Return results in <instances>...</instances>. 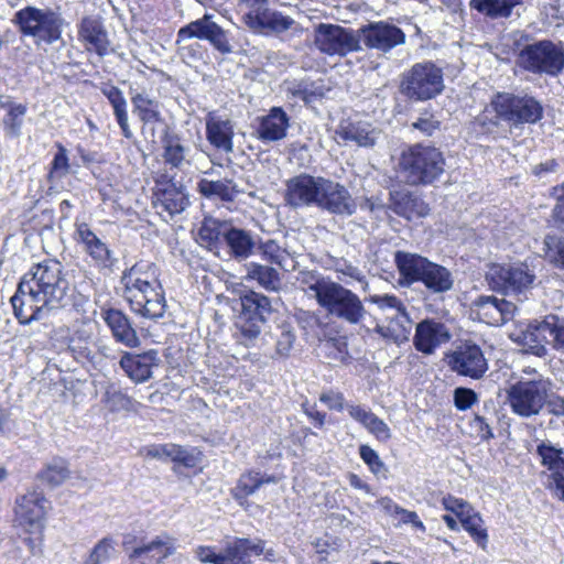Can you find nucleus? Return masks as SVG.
<instances>
[{
  "label": "nucleus",
  "instance_id": "obj_1",
  "mask_svg": "<svg viewBox=\"0 0 564 564\" xmlns=\"http://www.w3.org/2000/svg\"><path fill=\"white\" fill-rule=\"evenodd\" d=\"M74 271L56 259L33 263L20 278L10 299L15 318L22 325L43 321L69 305L75 291Z\"/></svg>",
  "mask_w": 564,
  "mask_h": 564
},
{
  "label": "nucleus",
  "instance_id": "obj_2",
  "mask_svg": "<svg viewBox=\"0 0 564 564\" xmlns=\"http://www.w3.org/2000/svg\"><path fill=\"white\" fill-rule=\"evenodd\" d=\"M394 263L399 272V284L410 288L421 282L433 294H443L454 288L453 273L444 265L419 253L397 251Z\"/></svg>",
  "mask_w": 564,
  "mask_h": 564
},
{
  "label": "nucleus",
  "instance_id": "obj_3",
  "mask_svg": "<svg viewBox=\"0 0 564 564\" xmlns=\"http://www.w3.org/2000/svg\"><path fill=\"white\" fill-rule=\"evenodd\" d=\"M21 36L32 37L39 45H52L63 42V31L68 22L63 17L59 8H37L26 6L18 10L12 18Z\"/></svg>",
  "mask_w": 564,
  "mask_h": 564
},
{
  "label": "nucleus",
  "instance_id": "obj_4",
  "mask_svg": "<svg viewBox=\"0 0 564 564\" xmlns=\"http://www.w3.org/2000/svg\"><path fill=\"white\" fill-rule=\"evenodd\" d=\"M444 89L443 68L432 61L417 62L399 76L398 93L409 105L435 99Z\"/></svg>",
  "mask_w": 564,
  "mask_h": 564
},
{
  "label": "nucleus",
  "instance_id": "obj_5",
  "mask_svg": "<svg viewBox=\"0 0 564 564\" xmlns=\"http://www.w3.org/2000/svg\"><path fill=\"white\" fill-rule=\"evenodd\" d=\"M445 159L435 147L416 143L401 152L399 172L411 186L433 184L444 173Z\"/></svg>",
  "mask_w": 564,
  "mask_h": 564
},
{
  "label": "nucleus",
  "instance_id": "obj_6",
  "mask_svg": "<svg viewBox=\"0 0 564 564\" xmlns=\"http://www.w3.org/2000/svg\"><path fill=\"white\" fill-rule=\"evenodd\" d=\"M517 47L516 65L530 74L555 78L564 70V43L549 39L536 40L521 44L514 42Z\"/></svg>",
  "mask_w": 564,
  "mask_h": 564
},
{
  "label": "nucleus",
  "instance_id": "obj_7",
  "mask_svg": "<svg viewBox=\"0 0 564 564\" xmlns=\"http://www.w3.org/2000/svg\"><path fill=\"white\" fill-rule=\"evenodd\" d=\"M238 303L240 308L235 326L240 333V344L250 347L254 345L263 325L275 310L270 297L253 290L241 291Z\"/></svg>",
  "mask_w": 564,
  "mask_h": 564
},
{
  "label": "nucleus",
  "instance_id": "obj_8",
  "mask_svg": "<svg viewBox=\"0 0 564 564\" xmlns=\"http://www.w3.org/2000/svg\"><path fill=\"white\" fill-rule=\"evenodd\" d=\"M496 118L510 127L521 128L524 124H535L544 116L542 102L524 91H501L494 95L490 101Z\"/></svg>",
  "mask_w": 564,
  "mask_h": 564
},
{
  "label": "nucleus",
  "instance_id": "obj_9",
  "mask_svg": "<svg viewBox=\"0 0 564 564\" xmlns=\"http://www.w3.org/2000/svg\"><path fill=\"white\" fill-rule=\"evenodd\" d=\"M313 41L316 48L328 56L345 57L350 53L362 51L358 30L339 24H317Z\"/></svg>",
  "mask_w": 564,
  "mask_h": 564
},
{
  "label": "nucleus",
  "instance_id": "obj_10",
  "mask_svg": "<svg viewBox=\"0 0 564 564\" xmlns=\"http://www.w3.org/2000/svg\"><path fill=\"white\" fill-rule=\"evenodd\" d=\"M523 344L531 354L545 357L550 345L557 351H564V317L555 314L544 316L542 321H533L523 333Z\"/></svg>",
  "mask_w": 564,
  "mask_h": 564
},
{
  "label": "nucleus",
  "instance_id": "obj_11",
  "mask_svg": "<svg viewBox=\"0 0 564 564\" xmlns=\"http://www.w3.org/2000/svg\"><path fill=\"white\" fill-rule=\"evenodd\" d=\"M550 382L543 379L520 380L507 390L512 412L521 417L538 415L546 402Z\"/></svg>",
  "mask_w": 564,
  "mask_h": 564
},
{
  "label": "nucleus",
  "instance_id": "obj_12",
  "mask_svg": "<svg viewBox=\"0 0 564 564\" xmlns=\"http://www.w3.org/2000/svg\"><path fill=\"white\" fill-rule=\"evenodd\" d=\"M485 279L494 291L520 294L532 288L535 274L524 263H494L486 272Z\"/></svg>",
  "mask_w": 564,
  "mask_h": 564
},
{
  "label": "nucleus",
  "instance_id": "obj_13",
  "mask_svg": "<svg viewBox=\"0 0 564 564\" xmlns=\"http://www.w3.org/2000/svg\"><path fill=\"white\" fill-rule=\"evenodd\" d=\"M443 360L458 376L481 379L488 370V361L481 348L468 340L445 352Z\"/></svg>",
  "mask_w": 564,
  "mask_h": 564
},
{
  "label": "nucleus",
  "instance_id": "obj_14",
  "mask_svg": "<svg viewBox=\"0 0 564 564\" xmlns=\"http://www.w3.org/2000/svg\"><path fill=\"white\" fill-rule=\"evenodd\" d=\"M329 316L345 321L351 325L359 324L366 310L361 300L352 291L339 283H334L319 304Z\"/></svg>",
  "mask_w": 564,
  "mask_h": 564
},
{
  "label": "nucleus",
  "instance_id": "obj_15",
  "mask_svg": "<svg viewBox=\"0 0 564 564\" xmlns=\"http://www.w3.org/2000/svg\"><path fill=\"white\" fill-rule=\"evenodd\" d=\"M176 44L187 40L198 39L208 41L210 45L223 55L232 53L229 33L213 20V14L205 13L202 18L192 21L177 31Z\"/></svg>",
  "mask_w": 564,
  "mask_h": 564
},
{
  "label": "nucleus",
  "instance_id": "obj_16",
  "mask_svg": "<svg viewBox=\"0 0 564 564\" xmlns=\"http://www.w3.org/2000/svg\"><path fill=\"white\" fill-rule=\"evenodd\" d=\"M245 24L256 33L279 36L288 31L299 32V24L289 15L264 7L243 14Z\"/></svg>",
  "mask_w": 564,
  "mask_h": 564
},
{
  "label": "nucleus",
  "instance_id": "obj_17",
  "mask_svg": "<svg viewBox=\"0 0 564 564\" xmlns=\"http://www.w3.org/2000/svg\"><path fill=\"white\" fill-rule=\"evenodd\" d=\"M358 32L360 42L362 41L368 48L383 53L405 42L402 29L386 21L370 22L360 26Z\"/></svg>",
  "mask_w": 564,
  "mask_h": 564
},
{
  "label": "nucleus",
  "instance_id": "obj_18",
  "mask_svg": "<svg viewBox=\"0 0 564 564\" xmlns=\"http://www.w3.org/2000/svg\"><path fill=\"white\" fill-rule=\"evenodd\" d=\"M316 207L335 215L355 214L357 205L349 191L343 184L322 178Z\"/></svg>",
  "mask_w": 564,
  "mask_h": 564
},
{
  "label": "nucleus",
  "instance_id": "obj_19",
  "mask_svg": "<svg viewBox=\"0 0 564 564\" xmlns=\"http://www.w3.org/2000/svg\"><path fill=\"white\" fill-rule=\"evenodd\" d=\"M321 176L301 173L285 182L284 200L292 208L316 206Z\"/></svg>",
  "mask_w": 564,
  "mask_h": 564
},
{
  "label": "nucleus",
  "instance_id": "obj_20",
  "mask_svg": "<svg viewBox=\"0 0 564 564\" xmlns=\"http://www.w3.org/2000/svg\"><path fill=\"white\" fill-rule=\"evenodd\" d=\"M451 338V330L444 323L434 318H424L415 326L413 346L417 351L429 356Z\"/></svg>",
  "mask_w": 564,
  "mask_h": 564
},
{
  "label": "nucleus",
  "instance_id": "obj_21",
  "mask_svg": "<svg viewBox=\"0 0 564 564\" xmlns=\"http://www.w3.org/2000/svg\"><path fill=\"white\" fill-rule=\"evenodd\" d=\"M471 306L479 321L492 326L508 323L517 311L512 302L494 295H479L473 301Z\"/></svg>",
  "mask_w": 564,
  "mask_h": 564
},
{
  "label": "nucleus",
  "instance_id": "obj_22",
  "mask_svg": "<svg viewBox=\"0 0 564 564\" xmlns=\"http://www.w3.org/2000/svg\"><path fill=\"white\" fill-rule=\"evenodd\" d=\"M388 208L408 221L424 218L430 213L429 204L424 202L422 196L406 188L389 192Z\"/></svg>",
  "mask_w": 564,
  "mask_h": 564
},
{
  "label": "nucleus",
  "instance_id": "obj_23",
  "mask_svg": "<svg viewBox=\"0 0 564 564\" xmlns=\"http://www.w3.org/2000/svg\"><path fill=\"white\" fill-rule=\"evenodd\" d=\"M100 315L109 327L116 343L128 348L140 346L141 340L132 321L121 310L113 307L102 308Z\"/></svg>",
  "mask_w": 564,
  "mask_h": 564
},
{
  "label": "nucleus",
  "instance_id": "obj_24",
  "mask_svg": "<svg viewBox=\"0 0 564 564\" xmlns=\"http://www.w3.org/2000/svg\"><path fill=\"white\" fill-rule=\"evenodd\" d=\"M50 502L43 491L36 489L22 495L15 501V514L30 527L40 528L46 514Z\"/></svg>",
  "mask_w": 564,
  "mask_h": 564
},
{
  "label": "nucleus",
  "instance_id": "obj_25",
  "mask_svg": "<svg viewBox=\"0 0 564 564\" xmlns=\"http://www.w3.org/2000/svg\"><path fill=\"white\" fill-rule=\"evenodd\" d=\"M76 239L84 245V250L100 268L110 269L117 262L112 251L101 241L86 223L76 226Z\"/></svg>",
  "mask_w": 564,
  "mask_h": 564
},
{
  "label": "nucleus",
  "instance_id": "obj_26",
  "mask_svg": "<svg viewBox=\"0 0 564 564\" xmlns=\"http://www.w3.org/2000/svg\"><path fill=\"white\" fill-rule=\"evenodd\" d=\"M160 359L155 349L142 354L126 351L119 361L126 375L134 382H144L152 377V367L158 366Z\"/></svg>",
  "mask_w": 564,
  "mask_h": 564
},
{
  "label": "nucleus",
  "instance_id": "obj_27",
  "mask_svg": "<svg viewBox=\"0 0 564 564\" xmlns=\"http://www.w3.org/2000/svg\"><path fill=\"white\" fill-rule=\"evenodd\" d=\"M78 37L87 50H94L100 57L108 53V32L100 18L84 17L78 24Z\"/></svg>",
  "mask_w": 564,
  "mask_h": 564
},
{
  "label": "nucleus",
  "instance_id": "obj_28",
  "mask_svg": "<svg viewBox=\"0 0 564 564\" xmlns=\"http://www.w3.org/2000/svg\"><path fill=\"white\" fill-rule=\"evenodd\" d=\"M290 118L282 107H272L268 115L259 118L256 133L263 142L282 140L286 135Z\"/></svg>",
  "mask_w": 564,
  "mask_h": 564
},
{
  "label": "nucleus",
  "instance_id": "obj_29",
  "mask_svg": "<svg viewBox=\"0 0 564 564\" xmlns=\"http://www.w3.org/2000/svg\"><path fill=\"white\" fill-rule=\"evenodd\" d=\"M256 238L251 231L232 225L224 232V243L229 257L239 262L253 254L257 247Z\"/></svg>",
  "mask_w": 564,
  "mask_h": 564
},
{
  "label": "nucleus",
  "instance_id": "obj_30",
  "mask_svg": "<svg viewBox=\"0 0 564 564\" xmlns=\"http://www.w3.org/2000/svg\"><path fill=\"white\" fill-rule=\"evenodd\" d=\"M206 138L218 150L230 153L234 150V123L223 116L208 113L206 117Z\"/></svg>",
  "mask_w": 564,
  "mask_h": 564
},
{
  "label": "nucleus",
  "instance_id": "obj_31",
  "mask_svg": "<svg viewBox=\"0 0 564 564\" xmlns=\"http://www.w3.org/2000/svg\"><path fill=\"white\" fill-rule=\"evenodd\" d=\"M174 551V545L169 538L162 540L158 536L148 543L133 547L129 554L130 564H161Z\"/></svg>",
  "mask_w": 564,
  "mask_h": 564
},
{
  "label": "nucleus",
  "instance_id": "obj_32",
  "mask_svg": "<svg viewBox=\"0 0 564 564\" xmlns=\"http://www.w3.org/2000/svg\"><path fill=\"white\" fill-rule=\"evenodd\" d=\"M129 95L132 104V112L142 122L143 133H145L147 126L164 122L160 101L151 98L145 91H139L132 86L129 88Z\"/></svg>",
  "mask_w": 564,
  "mask_h": 564
},
{
  "label": "nucleus",
  "instance_id": "obj_33",
  "mask_svg": "<svg viewBox=\"0 0 564 564\" xmlns=\"http://www.w3.org/2000/svg\"><path fill=\"white\" fill-rule=\"evenodd\" d=\"M154 196V206L161 207L162 210L171 216L181 214L189 205L188 195L185 193L184 186H177L172 180L167 182L165 187L160 188Z\"/></svg>",
  "mask_w": 564,
  "mask_h": 564
},
{
  "label": "nucleus",
  "instance_id": "obj_34",
  "mask_svg": "<svg viewBox=\"0 0 564 564\" xmlns=\"http://www.w3.org/2000/svg\"><path fill=\"white\" fill-rule=\"evenodd\" d=\"M197 192L206 199L232 203L241 193L232 178L208 180L197 182Z\"/></svg>",
  "mask_w": 564,
  "mask_h": 564
},
{
  "label": "nucleus",
  "instance_id": "obj_35",
  "mask_svg": "<svg viewBox=\"0 0 564 564\" xmlns=\"http://www.w3.org/2000/svg\"><path fill=\"white\" fill-rule=\"evenodd\" d=\"M336 133L344 141L354 142L359 147H372L376 143L375 129L366 121H343Z\"/></svg>",
  "mask_w": 564,
  "mask_h": 564
},
{
  "label": "nucleus",
  "instance_id": "obj_36",
  "mask_svg": "<svg viewBox=\"0 0 564 564\" xmlns=\"http://www.w3.org/2000/svg\"><path fill=\"white\" fill-rule=\"evenodd\" d=\"M161 143L165 164L174 169H181L187 162L186 155L189 149L182 143V138L177 133L172 132L166 124L162 130Z\"/></svg>",
  "mask_w": 564,
  "mask_h": 564
},
{
  "label": "nucleus",
  "instance_id": "obj_37",
  "mask_svg": "<svg viewBox=\"0 0 564 564\" xmlns=\"http://www.w3.org/2000/svg\"><path fill=\"white\" fill-rule=\"evenodd\" d=\"M57 151L54 153L47 173L48 192H57L56 184L68 174H76L79 165L70 163L67 149L59 142L55 143Z\"/></svg>",
  "mask_w": 564,
  "mask_h": 564
},
{
  "label": "nucleus",
  "instance_id": "obj_38",
  "mask_svg": "<svg viewBox=\"0 0 564 564\" xmlns=\"http://www.w3.org/2000/svg\"><path fill=\"white\" fill-rule=\"evenodd\" d=\"M102 95L108 99L115 119L120 127L121 133L126 139L133 138V132L129 126L128 104L120 88L108 85L101 89Z\"/></svg>",
  "mask_w": 564,
  "mask_h": 564
},
{
  "label": "nucleus",
  "instance_id": "obj_39",
  "mask_svg": "<svg viewBox=\"0 0 564 564\" xmlns=\"http://www.w3.org/2000/svg\"><path fill=\"white\" fill-rule=\"evenodd\" d=\"M523 0H469V8L491 20L508 19Z\"/></svg>",
  "mask_w": 564,
  "mask_h": 564
},
{
  "label": "nucleus",
  "instance_id": "obj_40",
  "mask_svg": "<svg viewBox=\"0 0 564 564\" xmlns=\"http://www.w3.org/2000/svg\"><path fill=\"white\" fill-rule=\"evenodd\" d=\"M69 476L70 470L67 460L62 457H53L37 474L36 479L42 485L55 488L62 485Z\"/></svg>",
  "mask_w": 564,
  "mask_h": 564
},
{
  "label": "nucleus",
  "instance_id": "obj_41",
  "mask_svg": "<svg viewBox=\"0 0 564 564\" xmlns=\"http://www.w3.org/2000/svg\"><path fill=\"white\" fill-rule=\"evenodd\" d=\"M297 282L306 290L314 292L318 305L332 289L335 282L325 279L319 272L314 270H302L296 278Z\"/></svg>",
  "mask_w": 564,
  "mask_h": 564
},
{
  "label": "nucleus",
  "instance_id": "obj_42",
  "mask_svg": "<svg viewBox=\"0 0 564 564\" xmlns=\"http://www.w3.org/2000/svg\"><path fill=\"white\" fill-rule=\"evenodd\" d=\"M536 454L541 458V465L552 474H564V451L549 441H542L536 446Z\"/></svg>",
  "mask_w": 564,
  "mask_h": 564
},
{
  "label": "nucleus",
  "instance_id": "obj_43",
  "mask_svg": "<svg viewBox=\"0 0 564 564\" xmlns=\"http://www.w3.org/2000/svg\"><path fill=\"white\" fill-rule=\"evenodd\" d=\"M247 278L257 281L269 291L279 290L281 284L280 274L274 268L254 262L249 263Z\"/></svg>",
  "mask_w": 564,
  "mask_h": 564
},
{
  "label": "nucleus",
  "instance_id": "obj_44",
  "mask_svg": "<svg viewBox=\"0 0 564 564\" xmlns=\"http://www.w3.org/2000/svg\"><path fill=\"white\" fill-rule=\"evenodd\" d=\"M261 487L260 473L249 470L240 475L236 486L231 489L232 498L242 506L249 496Z\"/></svg>",
  "mask_w": 564,
  "mask_h": 564
},
{
  "label": "nucleus",
  "instance_id": "obj_45",
  "mask_svg": "<svg viewBox=\"0 0 564 564\" xmlns=\"http://www.w3.org/2000/svg\"><path fill=\"white\" fill-rule=\"evenodd\" d=\"M229 227L226 223L216 219H205L198 229V238L208 249L216 248L218 243L224 242V232Z\"/></svg>",
  "mask_w": 564,
  "mask_h": 564
},
{
  "label": "nucleus",
  "instance_id": "obj_46",
  "mask_svg": "<svg viewBox=\"0 0 564 564\" xmlns=\"http://www.w3.org/2000/svg\"><path fill=\"white\" fill-rule=\"evenodd\" d=\"M196 556L202 563L207 564H238V557H236L230 543H227L219 552L212 546H199L196 550Z\"/></svg>",
  "mask_w": 564,
  "mask_h": 564
},
{
  "label": "nucleus",
  "instance_id": "obj_47",
  "mask_svg": "<svg viewBox=\"0 0 564 564\" xmlns=\"http://www.w3.org/2000/svg\"><path fill=\"white\" fill-rule=\"evenodd\" d=\"M238 564H246L249 562L250 556H260L263 553L265 542L257 539L256 541L246 538H236L230 542Z\"/></svg>",
  "mask_w": 564,
  "mask_h": 564
},
{
  "label": "nucleus",
  "instance_id": "obj_48",
  "mask_svg": "<svg viewBox=\"0 0 564 564\" xmlns=\"http://www.w3.org/2000/svg\"><path fill=\"white\" fill-rule=\"evenodd\" d=\"M462 527L466 530L473 540L482 549H486L488 542V534L484 528V520L480 514L474 509L468 516L464 517L460 521Z\"/></svg>",
  "mask_w": 564,
  "mask_h": 564
},
{
  "label": "nucleus",
  "instance_id": "obj_49",
  "mask_svg": "<svg viewBox=\"0 0 564 564\" xmlns=\"http://www.w3.org/2000/svg\"><path fill=\"white\" fill-rule=\"evenodd\" d=\"M543 242L550 262L564 270V232L546 234Z\"/></svg>",
  "mask_w": 564,
  "mask_h": 564
},
{
  "label": "nucleus",
  "instance_id": "obj_50",
  "mask_svg": "<svg viewBox=\"0 0 564 564\" xmlns=\"http://www.w3.org/2000/svg\"><path fill=\"white\" fill-rule=\"evenodd\" d=\"M288 93L305 104H310L324 96L322 87H317L314 82L310 80L292 82L288 87Z\"/></svg>",
  "mask_w": 564,
  "mask_h": 564
},
{
  "label": "nucleus",
  "instance_id": "obj_51",
  "mask_svg": "<svg viewBox=\"0 0 564 564\" xmlns=\"http://www.w3.org/2000/svg\"><path fill=\"white\" fill-rule=\"evenodd\" d=\"M388 318L394 334V343L401 344L408 341L412 332V321L406 308L393 313L391 316H388Z\"/></svg>",
  "mask_w": 564,
  "mask_h": 564
},
{
  "label": "nucleus",
  "instance_id": "obj_52",
  "mask_svg": "<svg viewBox=\"0 0 564 564\" xmlns=\"http://www.w3.org/2000/svg\"><path fill=\"white\" fill-rule=\"evenodd\" d=\"M359 456L377 478H388L389 468L373 448L367 444L360 445Z\"/></svg>",
  "mask_w": 564,
  "mask_h": 564
},
{
  "label": "nucleus",
  "instance_id": "obj_53",
  "mask_svg": "<svg viewBox=\"0 0 564 564\" xmlns=\"http://www.w3.org/2000/svg\"><path fill=\"white\" fill-rule=\"evenodd\" d=\"M115 552V541L106 536L93 547L84 564H106L110 561Z\"/></svg>",
  "mask_w": 564,
  "mask_h": 564
},
{
  "label": "nucleus",
  "instance_id": "obj_54",
  "mask_svg": "<svg viewBox=\"0 0 564 564\" xmlns=\"http://www.w3.org/2000/svg\"><path fill=\"white\" fill-rule=\"evenodd\" d=\"M105 401L112 412L133 411L135 402L121 390L109 388L105 393Z\"/></svg>",
  "mask_w": 564,
  "mask_h": 564
},
{
  "label": "nucleus",
  "instance_id": "obj_55",
  "mask_svg": "<svg viewBox=\"0 0 564 564\" xmlns=\"http://www.w3.org/2000/svg\"><path fill=\"white\" fill-rule=\"evenodd\" d=\"M280 334L276 336L275 354L279 357L286 358L293 348L295 341L294 328L289 323L279 325Z\"/></svg>",
  "mask_w": 564,
  "mask_h": 564
},
{
  "label": "nucleus",
  "instance_id": "obj_56",
  "mask_svg": "<svg viewBox=\"0 0 564 564\" xmlns=\"http://www.w3.org/2000/svg\"><path fill=\"white\" fill-rule=\"evenodd\" d=\"M170 448L172 449L170 452V460L184 467L193 468L200 462V452L195 448L188 449L177 444H173Z\"/></svg>",
  "mask_w": 564,
  "mask_h": 564
},
{
  "label": "nucleus",
  "instance_id": "obj_57",
  "mask_svg": "<svg viewBox=\"0 0 564 564\" xmlns=\"http://www.w3.org/2000/svg\"><path fill=\"white\" fill-rule=\"evenodd\" d=\"M25 113L26 106L23 104H19L7 111V115L3 118V126L8 133L14 137L20 135Z\"/></svg>",
  "mask_w": 564,
  "mask_h": 564
},
{
  "label": "nucleus",
  "instance_id": "obj_58",
  "mask_svg": "<svg viewBox=\"0 0 564 564\" xmlns=\"http://www.w3.org/2000/svg\"><path fill=\"white\" fill-rule=\"evenodd\" d=\"M412 128L425 137H432L441 130V121L429 110L420 112L417 119L412 122Z\"/></svg>",
  "mask_w": 564,
  "mask_h": 564
},
{
  "label": "nucleus",
  "instance_id": "obj_59",
  "mask_svg": "<svg viewBox=\"0 0 564 564\" xmlns=\"http://www.w3.org/2000/svg\"><path fill=\"white\" fill-rule=\"evenodd\" d=\"M453 402L458 411H467L478 402V394L471 388L457 387L453 391Z\"/></svg>",
  "mask_w": 564,
  "mask_h": 564
},
{
  "label": "nucleus",
  "instance_id": "obj_60",
  "mask_svg": "<svg viewBox=\"0 0 564 564\" xmlns=\"http://www.w3.org/2000/svg\"><path fill=\"white\" fill-rule=\"evenodd\" d=\"M442 505L445 510L453 512L459 521L464 517L468 516V513L474 509L466 500L456 498L452 495L443 497Z\"/></svg>",
  "mask_w": 564,
  "mask_h": 564
},
{
  "label": "nucleus",
  "instance_id": "obj_61",
  "mask_svg": "<svg viewBox=\"0 0 564 564\" xmlns=\"http://www.w3.org/2000/svg\"><path fill=\"white\" fill-rule=\"evenodd\" d=\"M141 307L143 308V317L159 319L164 316L166 310L165 297L164 295H155L142 303Z\"/></svg>",
  "mask_w": 564,
  "mask_h": 564
},
{
  "label": "nucleus",
  "instance_id": "obj_62",
  "mask_svg": "<svg viewBox=\"0 0 564 564\" xmlns=\"http://www.w3.org/2000/svg\"><path fill=\"white\" fill-rule=\"evenodd\" d=\"M177 45V53L181 56L182 61L185 62L187 65H192L204 58L205 51L203 50V46L199 43L196 42L185 44L184 42Z\"/></svg>",
  "mask_w": 564,
  "mask_h": 564
},
{
  "label": "nucleus",
  "instance_id": "obj_63",
  "mask_svg": "<svg viewBox=\"0 0 564 564\" xmlns=\"http://www.w3.org/2000/svg\"><path fill=\"white\" fill-rule=\"evenodd\" d=\"M369 302L378 305L380 310H392L393 313L405 310L404 304L395 295L382 294V295H370Z\"/></svg>",
  "mask_w": 564,
  "mask_h": 564
},
{
  "label": "nucleus",
  "instance_id": "obj_64",
  "mask_svg": "<svg viewBox=\"0 0 564 564\" xmlns=\"http://www.w3.org/2000/svg\"><path fill=\"white\" fill-rule=\"evenodd\" d=\"M367 430L373 434L377 440L380 442H387L391 438V430L387 425V423L378 417L376 414L372 416L371 421L368 422Z\"/></svg>",
  "mask_w": 564,
  "mask_h": 564
}]
</instances>
